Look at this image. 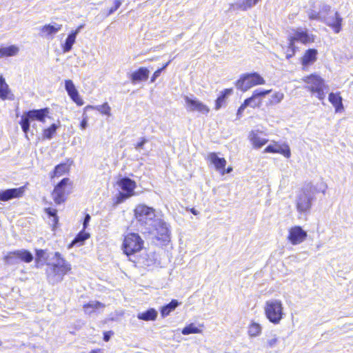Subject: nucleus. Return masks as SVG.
<instances>
[{"label":"nucleus","instance_id":"1","mask_svg":"<svg viewBox=\"0 0 353 353\" xmlns=\"http://www.w3.org/2000/svg\"><path fill=\"white\" fill-rule=\"evenodd\" d=\"M304 88L312 95H315L319 100H323L327 85L325 80L316 73H312L302 78Z\"/></svg>","mask_w":353,"mask_h":353},{"label":"nucleus","instance_id":"2","mask_svg":"<svg viewBox=\"0 0 353 353\" xmlns=\"http://www.w3.org/2000/svg\"><path fill=\"white\" fill-rule=\"evenodd\" d=\"M288 48L291 50V53L286 55V58L290 59L296 53V43H301L303 45H308L315 41V36L309 33L307 30L303 28H293L292 33L288 37Z\"/></svg>","mask_w":353,"mask_h":353},{"label":"nucleus","instance_id":"3","mask_svg":"<svg viewBox=\"0 0 353 353\" xmlns=\"http://www.w3.org/2000/svg\"><path fill=\"white\" fill-rule=\"evenodd\" d=\"M50 112L49 108H43L41 109H33L26 111L21 117L19 122L23 132L27 136L30 131V123L34 121L44 123L46 121V118Z\"/></svg>","mask_w":353,"mask_h":353},{"label":"nucleus","instance_id":"4","mask_svg":"<svg viewBox=\"0 0 353 353\" xmlns=\"http://www.w3.org/2000/svg\"><path fill=\"white\" fill-rule=\"evenodd\" d=\"M143 246L144 241L139 234L128 232L123 236L121 249L126 256L134 255L141 251Z\"/></svg>","mask_w":353,"mask_h":353},{"label":"nucleus","instance_id":"5","mask_svg":"<svg viewBox=\"0 0 353 353\" xmlns=\"http://www.w3.org/2000/svg\"><path fill=\"white\" fill-rule=\"evenodd\" d=\"M73 188V182L68 178H63L54 187L51 192L52 199L56 205L64 203L68 195L72 192Z\"/></svg>","mask_w":353,"mask_h":353},{"label":"nucleus","instance_id":"6","mask_svg":"<svg viewBox=\"0 0 353 353\" xmlns=\"http://www.w3.org/2000/svg\"><path fill=\"white\" fill-rule=\"evenodd\" d=\"M264 311L266 318L274 324H278L283 319V304L280 300L266 301Z\"/></svg>","mask_w":353,"mask_h":353},{"label":"nucleus","instance_id":"7","mask_svg":"<svg viewBox=\"0 0 353 353\" xmlns=\"http://www.w3.org/2000/svg\"><path fill=\"white\" fill-rule=\"evenodd\" d=\"M265 81L257 72L247 73L241 75L236 82V86L243 92H245L251 88L265 84Z\"/></svg>","mask_w":353,"mask_h":353},{"label":"nucleus","instance_id":"8","mask_svg":"<svg viewBox=\"0 0 353 353\" xmlns=\"http://www.w3.org/2000/svg\"><path fill=\"white\" fill-rule=\"evenodd\" d=\"M136 221L141 225L146 226L156 217L155 210L145 204H138L134 209Z\"/></svg>","mask_w":353,"mask_h":353},{"label":"nucleus","instance_id":"9","mask_svg":"<svg viewBox=\"0 0 353 353\" xmlns=\"http://www.w3.org/2000/svg\"><path fill=\"white\" fill-rule=\"evenodd\" d=\"M54 257L58 260L59 263L52 265L54 272L52 277V283L61 281L63 276L72 270L71 265L62 257L61 253L59 252H55Z\"/></svg>","mask_w":353,"mask_h":353},{"label":"nucleus","instance_id":"10","mask_svg":"<svg viewBox=\"0 0 353 353\" xmlns=\"http://www.w3.org/2000/svg\"><path fill=\"white\" fill-rule=\"evenodd\" d=\"M117 184L122 190V192L119 193L118 202L128 199L134 194V190L137 188L135 181L128 177H123L118 181Z\"/></svg>","mask_w":353,"mask_h":353},{"label":"nucleus","instance_id":"11","mask_svg":"<svg viewBox=\"0 0 353 353\" xmlns=\"http://www.w3.org/2000/svg\"><path fill=\"white\" fill-rule=\"evenodd\" d=\"M271 90H255L253 92L251 97L247 98L244 100L243 103L239 106V108L237 110V117L239 118L241 117L243 112L244 110L248 107L250 106L253 108H258L261 105V101L259 100L257 102L254 103V104H251V102L252 101H254L257 97H263L265 95L270 93Z\"/></svg>","mask_w":353,"mask_h":353},{"label":"nucleus","instance_id":"12","mask_svg":"<svg viewBox=\"0 0 353 353\" xmlns=\"http://www.w3.org/2000/svg\"><path fill=\"white\" fill-rule=\"evenodd\" d=\"M207 160L214 166L215 169L219 172L221 175L230 173L233 170L232 166H228L226 168V159L223 157H219L216 152L209 153Z\"/></svg>","mask_w":353,"mask_h":353},{"label":"nucleus","instance_id":"13","mask_svg":"<svg viewBox=\"0 0 353 353\" xmlns=\"http://www.w3.org/2000/svg\"><path fill=\"white\" fill-rule=\"evenodd\" d=\"M307 236V232L301 226L295 225L289 229L287 239L292 245H298L303 242Z\"/></svg>","mask_w":353,"mask_h":353},{"label":"nucleus","instance_id":"14","mask_svg":"<svg viewBox=\"0 0 353 353\" xmlns=\"http://www.w3.org/2000/svg\"><path fill=\"white\" fill-rule=\"evenodd\" d=\"M264 153L280 154L285 158L289 159L291 157V151L287 143L280 144L279 142L273 141L263 150Z\"/></svg>","mask_w":353,"mask_h":353},{"label":"nucleus","instance_id":"15","mask_svg":"<svg viewBox=\"0 0 353 353\" xmlns=\"http://www.w3.org/2000/svg\"><path fill=\"white\" fill-rule=\"evenodd\" d=\"M72 161L67 159L65 162H61L55 165L54 169L49 173V178L50 180L58 179L65 174H68L71 168Z\"/></svg>","mask_w":353,"mask_h":353},{"label":"nucleus","instance_id":"16","mask_svg":"<svg viewBox=\"0 0 353 353\" xmlns=\"http://www.w3.org/2000/svg\"><path fill=\"white\" fill-rule=\"evenodd\" d=\"M26 186L7 189L0 192V202L8 201L13 199H19L24 195Z\"/></svg>","mask_w":353,"mask_h":353},{"label":"nucleus","instance_id":"17","mask_svg":"<svg viewBox=\"0 0 353 353\" xmlns=\"http://www.w3.org/2000/svg\"><path fill=\"white\" fill-rule=\"evenodd\" d=\"M184 99L189 111H197L203 114H208L210 112V108L201 101L196 99H190L188 97H185Z\"/></svg>","mask_w":353,"mask_h":353},{"label":"nucleus","instance_id":"18","mask_svg":"<svg viewBox=\"0 0 353 353\" xmlns=\"http://www.w3.org/2000/svg\"><path fill=\"white\" fill-rule=\"evenodd\" d=\"M296 207L298 212L300 213L307 212L310 210L312 207V199L305 190L299 194Z\"/></svg>","mask_w":353,"mask_h":353},{"label":"nucleus","instance_id":"19","mask_svg":"<svg viewBox=\"0 0 353 353\" xmlns=\"http://www.w3.org/2000/svg\"><path fill=\"white\" fill-rule=\"evenodd\" d=\"M65 88L70 99L78 105L81 106L83 105V101L79 96L77 90L76 89L73 82L70 79L65 81Z\"/></svg>","mask_w":353,"mask_h":353},{"label":"nucleus","instance_id":"20","mask_svg":"<svg viewBox=\"0 0 353 353\" xmlns=\"http://www.w3.org/2000/svg\"><path fill=\"white\" fill-rule=\"evenodd\" d=\"M318 51L314 48L306 50L301 58V63L303 68L313 64L317 60Z\"/></svg>","mask_w":353,"mask_h":353},{"label":"nucleus","instance_id":"21","mask_svg":"<svg viewBox=\"0 0 353 353\" xmlns=\"http://www.w3.org/2000/svg\"><path fill=\"white\" fill-rule=\"evenodd\" d=\"M150 71L147 68L141 67L134 71L130 76L131 82L134 84L140 82L145 81L149 77Z\"/></svg>","mask_w":353,"mask_h":353},{"label":"nucleus","instance_id":"22","mask_svg":"<svg viewBox=\"0 0 353 353\" xmlns=\"http://www.w3.org/2000/svg\"><path fill=\"white\" fill-rule=\"evenodd\" d=\"M156 238L158 241H161L162 242L169 241L170 230L165 222L159 221L156 228Z\"/></svg>","mask_w":353,"mask_h":353},{"label":"nucleus","instance_id":"23","mask_svg":"<svg viewBox=\"0 0 353 353\" xmlns=\"http://www.w3.org/2000/svg\"><path fill=\"white\" fill-rule=\"evenodd\" d=\"M328 100L334 108L335 112H341L344 110L343 99L339 92H330L328 95Z\"/></svg>","mask_w":353,"mask_h":353},{"label":"nucleus","instance_id":"24","mask_svg":"<svg viewBox=\"0 0 353 353\" xmlns=\"http://www.w3.org/2000/svg\"><path fill=\"white\" fill-rule=\"evenodd\" d=\"M248 139L253 148L256 149L262 148L268 142V139L259 136V131L252 130L249 134Z\"/></svg>","mask_w":353,"mask_h":353},{"label":"nucleus","instance_id":"25","mask_svg":"<svg viewBox=\"0 0 353 353\" xmlns=\"http://www.w3.org/2000/svg\"><path fill=\"white\" fill-rule=\"evenodd\" d=\"M17 258V261H20L26 263H30L33 261L32 254L28 250H16L13 254Z\"/></svg>","mask_w":353,"mask_h":353},{"label":"nucleus","instance_id":"26","mask_svg":"<svg viewBox=\"0 0 353 353\" xmlns=\"http://www.w3.org/2000/svg\"><path fill=\"white\" fill-rule=\"evenodd\" d=\"M62 28L61 24H46L42 26L40 29V34L41 37H46L52 34H54Z\"/></svg>","mask_w":353,"mask_h":353},{"label":"nucleus","instance_id":"27","mask_svg":"<svg viewBox=\"0 0 353 353\" xmlns=\"http://www.w3.org/2000/svg\"><path fill=\"white\" fill-rule=\"evenodd\" d=\"M0 99L2 100L13 99V94L11 93L9 86L2 75L0 76Z\"/></svg>","mask_w":353,"mask_h":353},{"label":"nucleus","instance_id":"28","mask_svg":"<svg viewBox=\"0 0 353 353\" xmlns=\"http://www.w3.org/2000/svg\"><path fill=\"white\" fill-rule=\"evenodd\" d=\"M59 126L60 123L58 121V123H52L50 126L43 128L41 133L42 139L50 140L52 139L55 136Z\"/></svg>","mask_w":353,"mask_h":353},{"label":"nucleus","instance_id":"29","mask_svg":"<svg viewBox=\"0 0 353 353\" xmlns=\"http://www.w3.org/2000/svg\"><path fill=\"white\" fill-rule=\"evenodd\" d=\"M79 29L80 27L68 34L64 44L62 46V50L63 52H68L71 50L73 44L75 43L76 36L78 34Z\"/></svg>","mask_w":353,"mask_h":353},{"label":"nucleus","instance_id":"30","mask_svg":"<svg viewBox=\"0 0 353 353\" xmlns=\"http://www.w3.org/2000/svg\"><path fill=\"white\" fill-rule=\"evenodd\" d=\"M232 92V88H226L221 91L219 96L216 98L215 101V110H219L222 107V105H223L225 103L227 97L231 95Z\"/></svg>","mask_w":353,"mask_h":353},{"label":"nucleus","instance_id":"31","mask_svg":"<svg viewBox=\"0 0 353 353\" xmlns=\"http://www.w3.org/2000/svg\"><path fill=\"white\" fill-rule=\"evenodd\" d=\"M342 21L343 19L339 13L336 12L332 21L327 23V26H330L335 33H339L341 30Z\"/></svg>","mask_w":353,"mask_h":353},{"label":"nucleus","instance_id":"32","mask_svg":"<svg viewBox=\"0 0 353 353\" xmlns=\"http://www.w3.org/2000/svg\"><path fill=\"white\" fill-rule=\"evenodd\" d=\"M157 317V312L154 308H150L145 312L139 313L137 318L145 321H154Z\"/></svg>","mask_w":353,"mask_h":353},{"label":"nucleus","instance_id":"33","mask_svg":"<svg viewBox=\"0 0 353 353\" xmlns=\"http://www.w3.org/2000/svg\"><path fill=\"white\" fill-rule=\"evenodd\" d=\"M19 51V48L14 45L1 47L0 48V58L15 56L18 54Z\"/></svg>","mask_w":353,"mask_h":353},{"label":"nucleus","instance_id":"34","mask_svg":"<svg viewBox=\"0 0 353 353\" xmlns=\"http://www.w3.org/2000/svg\"><path fill=\"white\" fill-rule=\"evenodd\" d=\"M103 307H104V304H103L102 303H101L98 301H94L92 302L87 303L83 305V308L84 311L86 313H89V314H90L92 312H93L95 310L103 308Z\"/></svg>","mask_w":353,"mask_h":353},{"label":"nucleus","instance_id":"35","mask_svg":"<svg viewBox=\"0 0 353 353\" xmlns=\"http://www.w3.org/2000/svg\"><path fill=\"white\" fill-rule=\"evenodd\" d=\"M179 305V302L176 299H172L168 304L162 307L161 310V314L163 316H166L170 314V313L175 310V308Z\"/></svg>","mask_w":353,"mask_h":353},{"label":"nucleus","instance_id":"36","mask_svg":"<svg viewBox=\"0 0 353 353\" xmlns=\"http://www.w3.org/2000/svg\"><path fill=\"white\" fill-rule=\"evenodd\" d=\"M85 229L79 232L71 243L69 245V248H71L72 245L75 244L79 243L80 245L83 244V243L90 237V234L84 231Z\"/></svg>","mask_w":353,"mask_h":353},{"label":"nucleus","instance_id":"37","mask_svg":"<svg viewBox=\"0 0 353 353\" xmlns=\"http://www.w3.org/2000/svg\"><path fill=\"white\" fill-rule=\"evenodd\" d=\"M248 333L251 337L257 336L261 333V326L257 323L252 322L248 326Z\"/></svg>","mask_w":353,"mask_h":353},{"label":"nucleus","instance_id":"38","mask_svg":"<svg viewBox=\"0 0 353 353\" xmlns=\"http://www.w3.org/2000/svg\"><path fill=\"white\" fill-rule=\"evenodd\" d=\"M88 109H94V107H93L92 105H87L85 108V110H88ZM95 109H97L102 114H105L107 116H110V114H111V108L107 102L103 103L101 105L96 107Z\"/></svg>","mask_w":353,"mask_h":353},{"label":"nucleus","instance_id":"39","mask_svg":"<svg viewBox=\"0 0 353 353\" xmlns=\"http://www.w3.org/2000/svg\"><path fill=\"white\" fill-rule=\"evenodd\" d=\"M35 264L37 267H39L43 264V262L46 261L48 256H46V251L42 249H37L35 250Z\"/></svg>","mask_w":353,"mask_h":353},{"label":"nucleus","instance_id":"40","mask_svg":"<svg viewBox=\"0 0 353 353\" xmlns=\"http://www.w3.org/2000/svg\"><path fill=\"white\" fill-rule=\"evenodd\" d=\"M45 212L48 214V216L53 217L52 220V228L53 229L57 228L59 223V216H57V210L54 208H47L44 210Z\"/></svg>","mask_w":353,"mask_h":353},{"label":"nucleus","instance_id":"41","mask_svg":"<svg viewBox=\"0 0 353 353\" xmlns=\"http://www.w3.org/2000/svg\"><path fill=\"white\" fill-rule=\"evenodd\" d=\"M261 0H243L239 5V9L245 11L256 5Z\"/></svg>","mask_w":353,"mask_h":353},{"label":"nucleus","instance_id":"42","mask_svg":"<svg viewBox=\"0 0 353 353\" xmlns=\"http://www.w3.org/2000/svg\"><path fill=\"white\" fill-rule=\"evenodd\" d=\"M201 330L197 327L194 323H190L186 325L182 330V334L184 335H188L190 334H198L200 333Z\"/></svg>","mask_w":353,"mask_h":353},{"label":"nucleus","instance_id":"43","mask_svg":"<svg viewBox=\"0 0 353 353\" xmlns=\"http://www.w3.org/2000/svg\"><path fill=\"white\" fill-rule=\"evenodd\" d=\"M13 254V251L8 252L4 256H3V261L7 264H13L16 262H17V258L14 254Z\"/></svg>","mask_w":353,"mask_h":353},{"label":"nucleus","instance_id":"44","mask_svg":"<svg viewBox=\"0 0 353 353\" xmlns=\"http://www.w3.org/2000/svg\"><path fill=\"white\" fill-rule=\"evenodd\" d=\"M170 61L167 62L165 64H164L161 68L157 69L152 74L151 79H150V82L151 83H153L155 81L156 79L159 77V75L161 74V72L163 70H164L165 69V68L168 65Z\"/></svg>","mask_w":353,"mask_h":353},{"label":"nucleus","instance_id":"45","mask_svg":"<svg viewBox=\"0 0 353 353\" xmlns=\"http://www.w3.org/2000/svg\"><path fill=\"white\" fill-rule=\"evenodd\" d=\"M283 94L282 93H279V92L274 93L272 96L271 102L274 103H278L283 99Z\"/></svg>","mask_w":353,"mask_h":353},{"label":"nucleus","instance_id":"46","mask_svg":"<svg viewBox=\"0 0 353 353\" xmlns=\"http://www.w3.org/2000/svg\"><path fill=\"white\" fill-rule=\"evenodd\" d=\"M121 5V2L119 0H114V6L111 7L108 10V14H110L115 12Z\"/></svg>","mask_w":353,"mask_h":353},{"label":"nucleus","instance_id":"47","mask_svg":"<svg viewBox=\"0 0 353 353\" xmlns=\"http://www.w3.org/2000/svg\"><path fill=\"white\" fill-rule=\"evenodd\" d=\"M114 334V332L112 331H108L103 332V340L105 342H108L110 341V336Z\"/></svg>","mask_w":353,"mask_h":353},{"label":"nucleus","instance_id":"48","mask_svg":"<svg viewBox=\"0 0 353 353\" xmlns=\"http://www.w3.org/2000/svg\"><path fill=\"white\" fill-rule=\"evenodd\" d=\"M147 142V140L145 139V138H141L140 141H139L138 143H137V144L135 145V148L137 149H140V148H142L143 145Z\"/></svg>","mask_w":353,"mask_h":353},{"label":"nucleus","instance_id":"49","mask_svg":"<svg viewBox=\"0 0 353 353\" xmlns=\"http://www.w3.org/2000/svg\"><path fill=\"white\" fill-rule=\"evenodd\" d=\"M87 123H88V117L85 116V117L83 118V119L81 120V121L80 123V128L81 130L85 129V128L87 127Z\"/></svg>","mask_w":353,"mask_h":353},{"label":"nucleus","instance_id":"50","mask_svg":"<svg viewBox=\"0 0 353 353\" xmlns=\"http://www.w3.org/2000/svg\"><path fill=\"white\" fill-rule=\"evenodd\" d=\"M90 216L87 214L84 218V221H83V229H85L87 228V225L88 223V222L90 221Z\"/></svg>","mask_w":353,"mask_h":353},{"label":"nucleus","instance_id":"51","mask_svg":"<svg viewBox=\"0 0 353 353\" xmlns=\"http://www.w3.org/2000/svg\"><path fill=\"white\" fill-rule=\"evenodd\" d=\"M277 342V339H273L270 341H268V345L270 346V347H272L274 345H275Z\"/></svg>","mask_w":353,"mask_h":353},{"label":"nucleus","instance_id":"52","mask_svg":"<svg viewBox=\"0 0 353 353\" xmlns=\"http://www.w3.org/2000/svg\"><path fill=\"white\" fill-rule=\"evenodd\" d=\"M89 353H101V350L100 349H96V350H92Z\"/></svg>","mask_w":353,"mask_h":353},{"label":"nucleus","instance_id":"53","mask_svg":"<svg viewBox=\"0 0 353 353\" xmlns=\"http://www.w3.org/2000/svg\"><path fill=\"white\" fill-rule=\"evenodd\" d=\"M261 97H257L254 101H252L251 102V104H254V103L257 102L259 100L261 102V100L260 99Z\"/></svg>","mask_w":353,"mask_h":353},{"label":"nucleus","instance_id":"54","mask_svg":"<svg viewBox=\"0 0 353 353\" xmlns=\"http://www.w3.org/2000/svg\"><path fill=\"white\" fill-rule=\"evenodd\" d=\"M190 211H191V212H192V214H195V215H196V214H197V212L196 211V210H195L194 208H192Z\"/></svg>","mask_w":353,"mask_h":353},{"label":"nucleus","instance_id":"55","mask_svg":"<svg viewBox=\"0 0 353 353\" xmlns=\"http://www.w3.org/2000/svg\"><path fill=\"white\" fill-rule=\"evenodd\" d=\"M1 344H2V343H1V341H0V346L1 345Z\"/></svg>","mask_w":353,"mask_h":353}]
</instances>
